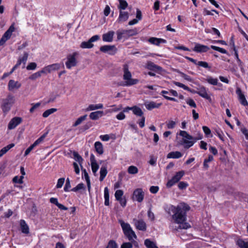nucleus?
<instances>
[{"instance_id":"nucleus-23","label":"nucleus","mask_w":248,"mask_h":248,"mask_svg":"<svg viewBox=\"0 0 248 248\" xmlns=\"http://www.w3.org/2000/svg\"><path fill=\"white\" fill-rule=\"evenodd\" d=\"M103 114V111H96L91 112L89 115L90 119L93 120L98 119L100 117H102Z\"/></svg>"},{"instance_id":"nucleus-40","label":"nucleus","mask_w":248,"mask_h":248,"mask_svg":"<svg viewBox=\"0 0 248 248\" xmlns=\"http://www.w3.org/2000/svg\"><path fill=\"white\" fill-rule=\"evenodd\" d=\"M127 171L131 174H135L138 172V169L134 166H130L128 168Z\"/></svg>"},{"instance_id":"nucleus-27","label":"nucleus","mask_w":248,"mask_h":248,"mask_svg":"<svg viewBox=\"0 0 248 248\" xmlns=\"http://www.w3.org/2000/svg\"><path fill=\"white\" fill-rule=\"evenodd\" d=\"M94 148L96 152L99 155H102L104 153L103 145L100 141H96L94 143Z\"/></svg>"},{"instance_id":"nucleus-33","label":"nucleus","mask_w":248,"mask_h":248,"mask_svg":"<svg viewBox=\"0 0 248 248\" xmlns=\"http://www.w3.org/2000/svg\"><path fill=\"white\" fill-rule=\"evenodd\" d=\"M107 173L108 171L106 167H102L100 170V176L99 179L100 181H102L104 179L107 174Z\"/></svg>"},{"instance_id":"nucleus-43","label":"nucleus","mask_w":248,"mask_h":248,"mask_svg":"<svg viewBox=\"0 0 248 248\" xmlns=\"http://www.w3.org/2000/svg\"><path fill=\"white\" fill-rule=\"evenodd\" d=\"M206 80L207 82L211 85H217L218 84V79L217 78H213L211 77H209L207 78Z\"/></svg>"},{"instance_id":"nucleus-64","label":"nucleus","mask_w":248,"mask_h":248,"mask_svg":"<svg viewBox=\"0 0 248 248\" xmlns=\"http://www.w3.org/2000/svg\"><path fill=\"white\" fill-rule=\"evenodd\" d=\"M125 118V115L124 114L123 111L121 112L116 116V118L119 120H122L124 119Z\"/></svg>"},{"instance_id":"nucleus-10","label":"nucleus","mask_w":248,"mask_h":248,"mask_svg":"<svg viewBox=\"0 0 248 248\" xmlns=\"http://www.w3.org/2000/svg\"><path fill=\"white\" fill-rule=\"evenodd\" d=\"M100 50L104 53H108L110 55H114L117 51L115 46L105 45L100 48Z\"/></svg>"},{"instance_id":"nucleus-61","label":"nucleus","mask_w":248,"mask_h":248,"mask_svg":"<svg viewBox=\"0 0 248 248\" xmlns=\"http://www.w3.org/2000/svg\"><path fill=\"white\" fill-rule=\"evenodd\" d=\"M186 103L188 104L190 107H193L194 108H196L197 106L194 101L192 99H188L186 101Z\"/></svg>"},{"instance_id":"nucleus-34","label":"nucleus","mask_w":248,"mask_h":248,"mask_svg":"<svg viewBox=\"0 0 248 248\" xmlns=\"http://www.w3.org/2000/svg\"><path fill=\"white\" fill-rule=\"evenodd\" d=\"M103 108V105L102 104H98L96 105L92 104L89 106L87 108L88 110H93L98 109H101Z\"/></svg>"},{"instance_id":"nucleus-49","label":"nucleus","mask_w":248,"mask_h":248,"mask_svg":"<svg viewBox=\"0 0 248 248\" xmlns=\"http://www.w3.org/2000/svg\"><path fill=\"white\" fill-rule=\"evenodd\" d=\"M124 192L122 190H117L115 193V197L116 200H119L122 198Z\"/></svg>"},{"instance_id":"nucleus-2","label":"nucleus","mask_w":248,"mask_h":248,"mask_svg":"<svg viewBox=\"0 0 248 248\" xmlns=\"http://www.w3.org/2000/svg\"><path fill=\"white\" fill-rule=\"evenodd\" d=\"M179 135L182 137L181 144L185 149H188L195 144L194 139L193 136L189 134L186 131L181 130Z\"/></svg>"},{"instance_id":"nucleus-18","label":"nucleus","mask_w":248,"mask_h":248,"mask_svg":"<svg viewBox=\"0 0 248 248\" xmlns=\"http://www.w3.org/2000/svg\"><path fill=\"white\" fill-rule=\"evenodd\" d=\"M236 93L238 96V98L241 104L245 106H247L248 105V102L245 98V95L242 93L240 88H237Z\"/></svg>"},{"instance_id":"nucleus-12","label":"nucleus","mask_w":248,"mask_h":248,"mask_svg":"<svg viewBox=\"0 0 248 248\" xmlns=\"http://www.w3.org/2000/svg\"><path fill=\"white\" fill-rule=\"evenodd\" d=\"M60 68V65L59 63H54L51 65H49L47 66L44 67L42 70L44 74H46L50 73L54 71H56Z\"/></svg>"},{"instance_id":"nucleus-19","label":"nucleus","mask_w":248,"mask_h":248,"mask_svg":"<svg viewBox=\"0 0 248 248\" xmlns=\"http://www.w3.org/2000/svg\"><path fill=\"white\" fill-rule=\"evenodd\" d=\"M209 49V47L207 46L196 44L193 50L196 52L201 53L207 52Z\"/></svg>"},{"instance_id":"nucleus-6","label":"nucleus","mask_w":248,"mask_h":248,"mask_svg":"<svg viewBox=\"0 0 248 248\" xmlns=\"http://www.w3.org/2000/svg\"><path fill=\"white\" fill-rule=\"evenodd\" d=\"M116 33L117 39L120 40L122 39V38H127L137 35L138 34V30L136 28L130 30H124L121 31H118Z\"/></svg>"},{"instance_id":"nucleus-60","label":"nucleus","mask_w":248,"mask_h":248,"mask_svg":"<svg viewBox=\"0 0 248 248\" xmlns=\"http://www.w3.org/2000/svg\"><path fill=\"white\" fill-rule=\"evenodd\" d=\"M71 187L70 181L68 178L66 179V184L64 187V190L65 191H68V189Z\"/></svg>"},{"instance_id":"nucleus-39","label":"nucleus","mask_w":248,"mask_h":248,"mask_svg":"<svg viewBox=\"0 0 248 248\" xmlns=\"http://www.w3.org/2000/svg\"><path fill=\"white\" fill-rule=\"evenodd\" d=\"M42 72L43 70L42 69L41 71H39L33 74L31 76L29 77V79L31 80H35L36 78H40L42 74H44V72Z\"/></svg>"},{"instance_id":"nucleus-13","label":"nucleus","mask_w":248,"mask_h":248,"mask_svg":"<svg viewBox=\"0 0 248 248\" xmlns=\"http://www.w3.org/2000/svg\"><path fill=\"white\" fill-rule=\"evenodd\" d=\"M22 119L20 117H15L12 119L8 125V128L10 130L14 129L16 126L22 122Z\"/></svg>"},{"instance_id":"nucleus-5","label":"nucleus","mask_w":248,"mask_h":248,"mask_svg":"<svg viewBox=\"0 0 248 248\" xmlns=\"http://www.w3.org/2000/svg\"><path fill=\"white\" fill-rule=\"evenodd\" d=\"M1 108L4 113L9 111L13 104L15 103V99L12 94H8L5 98L2 99Z\"/></svg>"},{"instance_id":"nucleus-17","label":"nucleus","mask_w":248,"mask_h":248,"mask_svg":"<svg viewBox=\"0 0 248 248\" xmlns=\"http://www.w3.org/2000/svg\"><path fill=\"white\" fill-rule=\"evenodd\" d=\"M146 67L150 70L154 71L155 72L163 71L162 68L161 67L156 65L151 61H148L147 62Z\"/></svg>"},{"instance_id":"nucleus-45","label":"nucleus","mask_w":248,"mask_h":248,"mask_svg":"<svg viewBox=\"0 0 248 248\" xmlns=\"http://www.w3.org/2000/svg\"><path fill=\"white\" fill-rule=\"evenodd\" d=\"M161 93L162 94V95L164 96V98H165L166 99L173 101H177V100L173 98V97H170L166 95V94H169V92L166 91H162Z\"/></svg>"},{"instance_id":"nucleus-14","label":"nucleus","mask_w":248,"mask_h":248,"mask_svg":"<svg viewBox=\"0 0 248 248\" xmlns=\"http://www.w3.org/2000/svg\"><path fill=\"white\" fill-rule=\"evenodd\" d=\"M133 221L137 229L142 231L146 230V224L143 219H134Z\"/></svg>"},{"instance_id":"nucleus-31","label":"nucleus","mask_w":248,"mask_h":248,"mask_svg":"<svg viewBox=\"0 0 248 248\" xmlns=\"http://www.w3.org/2000/svg\"><path fill=\"white\" fill-rule=\"evenodd\" d=\"M132 108V111L135 115L140 117L143 116V112L140 108L135 106L133 107Z\"/></svg>"},{"instance_id":"nucleus-52","label":"nucleus","mask_w":248,"mask_h":248,"mask_svg":"<svg viewBox=\"0 0 248 248\" xmlns=\"http://www.w3.org/2000/svg\"><path fill=\"white\" fill-rule=\"evenodd\" d=\"M37 64L35 62H31L27 65L26 68L28 70H32L36 69Z\"/></svg>"},{"instance_id":"nucleus-25","label":"nucleus","mask_w":248,"mask_h":248,"mask_svg":"<svg viewBox=\"0 0 248 248\" xmlns=\"http://www.w3.org/2000/svg\"><path fill=\"white\" fill-rule=\"evenodd\" d=\"M15 28L14 26V24H13L11 25V26L7 30V31L4 33L3 36L8 40L10 38L12 33L15 31Z\"/></svg>"},{"instance_id":"nucleus-11","label":"nucleus","mask_w":248,"mask_h":248,"mask_svg":"<svg viewBox=\"0 0 248 248\" xmlns=\"http://www.w3.org/2000/svg\"><path fill=\"white\" fill-rule=\"evenodd\" d=\"M144 194L141 188H137L134 190L133 195V199L138 202H141L144 198Z\"/></svg>"},{"instance_id":"nucleus-48","label":"nucleus","mask_w":248,"mask_h":248,"mask_svg":"<svg viewBox=\"0 0 248 248\" xmlns=\"http://www.w3.org/2000/svg\"><path fill=\"white\" fill-rule=\"evenodd\" d=\"M173 83L175 85H176V86H178L179 87L182 88H183L185 90L190 91V88L188 87H187V86H186L185 85L183 84V83H181L179 82H176V81H174Z\"/></svg>"},{"instance_id":"nucleus-30","label":"nucleus","mask_w":248,"mask_h":248,"mask_svg":"<svg viewBox=\"0 0 248 248\" xmlns=\"http://www.w3.org/2000/svg\"><path fill=\"white\" fill-rule=\"evenodd\" d=\"M160 105L161 104H156L154 102H150L145 104L146 108L148 110H151L154 108H158Z\"/></svg>"},{"instance_id":"nucleus-58","label":"nucleus","mask_w":248,"mask_h":248,"mask_svg":"<svg viewBox=\"0 0 248 248\" xmlns=\"http://www.w3.org/2000/svg\"><path fill=\"white\" fill-rule=\"evenodd\" d=\"M188 186V184L186 182L181 181L178 184V186L179 189H183L186 188Z\"/></svg>"},{"instance_id":"nucleus-59","label":"nucleus","mask_w":248,"mask_h":248,"mask_svg":"<svg viewBox=\"0 0 248 248\" xmlns=\"http://www.w3.org/2000/svg\"><path fill=\"white\" fill-rule=\"evenodd\" d=\"M132 244L130 242H125L122 244L121 248H132Z\"/></svg>"},{"instance_id":"nucleus-26","label":"nucleus","mask_w":248,"mask_h":248,"mask_svg":"<svg viewBox=\"0 0 248 248\" xmlns=\"http://www.w3.org/2000/svg\"><path fill=\"white\" fill-rule=\"evenodd\" d=\"M148 41L154 45L156 46L159 45L161 43H165L166 41L163 39L157 38L155 37H151L149 39Z\"/></svg>"},{"instance_id":"nucleus-51","label":"nucleus","mask_w":248,"mask_h":248,"mask_svg":"<svg viewBox=\"0 0 248 248\" xmlns=\"http://www.w3.org/2000/svg\"><path fill=\"white\" fill-rule=\"evenodd\" d=\"M91 168L93 173L95 174L99 169V165L97 162L92 163H91Z\"/></svg>"},{"instance_id":"nucleus-32","label":"nucleus","mask_w":248,"mask_h":248,"mask_svg":"<svg viewBox=\"0 0 248 248\" xmlns=\"http://www.w3.org/2000/svg\"><path fill=\"white\" fill-rule=\"evenodd\" d=\"M144 245L147 248H158L155 243L147 239L144 241Z\"/></svg>"},{"instance_id":"nucleus-21","label":"nucleus","mask_w":248,"mask_h":248,"mask_svg":"<svg viewBox=\"0 0 248 248\" xmlns=\"http://www.w3.org/2000/svg\"><path fill=\"white\" fill-rule=\"evenodd\" d=\"M114 32L110 31L107 33L104 34L102 36L103 40L104 42H111L113 40Z\"/></svg>"},{"instance_id":"nucleus-53","label":"nucleus","mask_w":248,"mask_h":248,"mask_svg":"<svg viewBox=\"0 0 248 248\" xmlns=\"http://www.w3.org/2000/svg\"><path fill=\"white\" fill-rule=\"evenodd\" d=\"M196 65H198L201 67H203L205 68H210L208 63L206 62H203V61L198 62Z\"/></svg>"},{"instance_id":"nucleus-55","label":"nucleus","mask_w":248,"mask_h":248,"mask_svg":"<svg viewBox=\"0 0 248 248\" xmlns=\"http://www.w3.org/2000/svg\"><path fill=\"white\" fill-rule=\"evenodd\" d=\"M177 72L179 73L181 75V77L189 81H192V78H190V76L184 74L183 72L178 71H177Z\"/></svg>"},{"instance_id":"nucleus-56","label":"nucleus","mask_w":248,"mask_h":248,"mask_svg":"<svg viewBox=\"0 0 248 248\" xmlns=\"http://www.w3.org/2000/svg\"><path fill=\"white\" fill-rule=\"evenodd\" d=\"M46 135L45 134L43 135L42 136H41L39 139H38L33 143V144L36 146L39 144H40L44 139L45 138Z\"/></svg>"},{"instance_id":"nucleus-41","label":"nucleus","mask_w":248,"mask_h":248,"mask_svg":"<svg viewBox=\"0 0 248 248\" xmlns=\"http://www.w3.org/2000/svg\"><path fill=\"white\" fill-rule=\"evenodd\" d=\"M57 111V109L55 108H52L50 109H48L46 110L43 113V117L44 118H46L48 116H49L50 114H52L53 113L56 112Z\"/></svg>"},{"instance_id":"nucleus-57","label":"nucleus","mask_w":248,"mask_h":248,"mask_svg":"<svg viewBox=\"0 0 248 248\" xmlns=\"http://www.w3.org/2000/svg\"><path fill=\"white\" fill-rule=\"evenodd\" d=\"M64 181H65V179L64 178H60L58 180V182H57V184L56 185L57 188H59L62 187L64 184Z\"/></svg>"},{"instance_id":"nucleus-46","label":"nucleus","mask_w":248,"mask_h":248,"mask_svg":"<svg viewBox=\"0 0 248 248\" xmlns=\"http://www.w3.org/2000/svg\"><path fill=\"white\" fill-rule=\"evenodd\" d=\"M213 160V156L211 155H209L208 157V158L204 159L203 162V166L205 168L207 169L209 167L207 163L212 161Z\"/></svg>"},{"instance_id":"nucleus-4","label":"nucleus","mask_w":248,"mask_h":248,"mask_svg":"<svg viewBox=\"0 0 248 248\" xmlns=\"http://www.w3.org/2000/svg\"><path fill=\"white\" fill-rule=\"evenodd\" d=\"M118 221L121 226L124 234L127 237L129 241H132L133 238H137V235L132 229L129 224L124 222L122 219H119Z\"/></svg>"},{"instance_id":"nucleus-7","label":"nucleus","mask_w":248,"mask_h":248,"mask_svg":"<svg viewBox=\"0 0 248 248\" xmlns=\"http://www.w3.org/2000/svg\"><path fill=\"white\" fill-rule=\"evenodd\" d=\"M78 55L77 52H74L72 54H69L67 57V61L65 65L68 69H71L72 67L76 66L77 64L76 57Z\"/></svg>"},{"instance_id":"nucleus-63","label":"nucleus","mask_w":248,"mask_h":248,"mask_svg":"<svg viewBox=\"0 0 248 248\" xmlns=\"http://www.w3.org/2000/svg\"><path fill=\"white\" fill-rule=\"evenodd\" d=\"M159 190V187L157 186H152L150 188V191L151 193L155 194Z\"/></svg>"},{"instance_id":"nucleus-20","label":"nucleus","mask_w":248,"mask_h":248,"mask_svg":"<svg viewBox=\"0 0 248 248\" xmlns=\"http://www.w3.org/2000/svg\"><path fill=\"white\" fill-rule=\"evenodd\" d=\"M129 17V13L127 12L120 11L119 16L117 22L119 23L127 21Z\"/></svg>"},{"instance_id":"nucleus-44","label":"nucleus","mask_w":248,"mask_h":248,"mask_svg":"<svg viewBox=\"0 0 248 248\" xmlns=\"http://www.w3.org/2000/svg\"><path fill=\"white\" fill-rule=\"evenodd\" d=\"M73 155L75 159L78 161L79 165L81 166V163L83 161V159L81 156L77 152H74Z\"/></svg>"},{"instance_id":"nucleus-37","label":"nucleus","mask_w":248,"mask_h":248,"mask_svg":"<svg viewBox=\"0 0 248 248\" xmlns=\"http://www.w3.org/2000/svg\"><path fill=\"white\" fill-rule=\"evenodd\" d=\"M28 58V53L25 52L22 58H19L17 61V65H20L22 62L25 64Z\"/></svg>"},{"instance_id":"nucleus-3","label":"nucleus","mask_w":248,"mask_h":248,"mask_svg":"<svg viewBox=\"0 0 248 248\" xmlns=\"http://www.w3.org/2000/svg\"><path fill=\"white\" fill-rule=\"evenodd\" d=\"M123 79L125 81L123 84L124 86H129L135 85L139 82V80L132 78V75L129 70V66L127 64L123 65Z\"/></svg>"},{"instance_id":"nucleus-28","label":"nucleus","mask_w":248,"mask_h":248,"mask_svg":"<svg viewBox=\"0 0 248 248\" xmlns=\"http://www.w3.org/2000/svg\"><path fill=\"white\" fill-rule=\"evenodd\" d=\"M182 155L181 152L179 151L171 152L167 155V158H179L182 156Z\"/></svg>"},{"instance_id":"nucleus-16","label":"nucleus","mask_w":248,"mask_h":248,"mask_svg":"<svg viewBox=\"0 0 248 248\" xmlns=\"http://www.w3.org/2000/svg\"><path fill=\"white\" fill-rule=\"evenodd\" d=\"M198 90L199 91L197 92V94L207 100H211V97L207 93L206 89L204 86L200 87Z\"/></svg>"},{"instance_id":"nucleus-62","label":"nucleus","mask_w":248,"mask_h":248,"mask_svg":"<svg viewBox=\"0 0 248 248\" xmlns=\"http://www.w3.org/2000/svg\"><path fill=\"white\" fill-rule=\"evenodd\" d=\"M40 105H41V103H36L35 104H33L32 105V107L30 109V112L31 113L33 112L34 110L35 109H36L37 108H38V107H39Z\"/></svg>"},{"instance_id":"nucleus-35","label":"nucleus","mask_w":248,"mask_h":248,"mask_svg":"<svg viewBox=\"0 0 248 248\" xmlns=\"http://www.w3.org/2000/svg\"><path fill=\"white\" fill-rule=\"evenodd\" d=\"M118 9L120 10L125 9L128 6V3L125 0H119Z\"/></svg>"},{"instance_id":"nucleus-38","label":"nucleus","mask_w":248,"mask_h":248,"mask_svg":"<svg viewBox=\"0 0 248 248\" xmlns=\"http://www.w3.org/2000/svg\"><path fill=\"white\" fill-rule=\"evenodd\" d=\"M87 116V115L86 114L79 117L73 124V126L76 127L81 124V123L86 119Z\"/></svg>"},{"instance_id":"nucleus-36","label":"nucleus","mask_w":248,"mask_h":248,"mask_svg":"<svg viewBox=\"0 0 248 248\" xmlns=\"http://www.w3.org/2000/svg\"><path fill=\"white\" fill-rule=\"evenodd\" d=\"M83 171L84 173V176L85 179L87 182L88 191L90 192V189H91V183H90V178H89L88 173H87V172L85 169L83 170Z\"/></svg>"},{"instance_id":"nucleus-15","label":"nucleus","mask_w":248,"mask_h":248,"mask_svg":"<svg viewBox=\"0 0 248 248\" xmlns=\"http://www.w3.org/2000/svg\"><path fill=\"white\" fill-rule=\"evenodd\" d=\"M21 86V84L17 81L11 79L9 81L8 84V90L10 91H13L14 90H17Z\"/></svg>"},{"instance_id":"nucleus-29","label":"nucleus","mask_w":248,"mask_h":248,"mask_svg":"<svg viewBox=\"0 0 248 248\" xmlns=\"http://www.w3.org/2000/svg\"><path fill=\"white\" fill-rule=\"evenodd\" d=\"M15 146L14 143H11L6 146L3 147L0 150V157L3 156L6 154L10 149Z\"/></svg>"},{"instance_id":"nucleus-1","label":"nucleus","mask_w":248,"mask_h":248,"mask_svg":"<svg viewBox=\"0 0 248 248\" xmlns=\"http://www.w3.org/2000/svg\"><path fill=\"white\" fill-rule=\"evenodd\" d=\"M190 209V206L185 203H181L177 206H171L169 208V214H170V211L173 213L172 218L174 223L179 224L176 230L179 229H187L190 228V224L186 222V213Z\"/></svg>"},{"instance_id":"nucleus-8","label":"nucleus","mask_w":248,"mask_h":248,"mask_svg":"<svg viewBox=\"0 0 248 248\" xmlns=\"http://www.w3.org/2000/svg\"><path fill=\"white\" fill-rule=\"evenodd\" d=\"M185 174V171L184 170L179 171L175 174V175L172 177L167 183L166 186L168 187H170L173 186L175 184L178 182L179 180L182 178Z\"/></svg>"},{"instance_id":"nucleus-9","label":"nucleus","mask_w":248,"mask_h":248,"mask_svg":"<svg viewBox=\"0 0 248 248\" xmlns=\"http://www.w3.org/2000/svg\"><path fill=\"white\" fill-rule=\"evenodd\" d=\"M99 39L98 35L92 37L87 42H83L80 44V47L82 48H91L93 46V42L97 41Z\"/></svg>"},{"instance_id":"nucleus-50","label":"nucleus","mask_w":248,"mask_h":248,"mask_svg":"<svg viewBox=\"0 0 248 248\" xmlns=\"http://www.w3.org/2000/svg\"><path fill=\"white\" fill-rule=\"evenodd\" d=\"M84 188V185L83 183L78 184L75 187L71 189V191L77 192L80 189Z\"/></svg>"},{"instance_id":"nucleus-54","label":"nucleus","mask_w":248,"mask_h":248,"mask_svg":"<svg viewBox=\"0 0 248 248\" xmlns=\"http://www.w3.org/2000/svg\"><path fill=\"white\" fill-rule=\"evenodd\" d=\"M176 125V122L173 121H169L167 123V126L168 129H172Z\"/></svg>"},{"instance_id":"nucleus-24","label":"nucleus","mask_w":248,"mask_h":248,"mask_svg":"<svg viewBox=\"0 0 248 248\" xmlns=\"http://www.w3.org/2000/svg\"><path fill=\"white\" fill-rule=\"evenodd\" d=\"M20 225L23 233L28 234L29 233V228L24 220H20Z\"/></svg>"},{"instance_id":"nucleus-47","label":"nucleus","mask_w":248,"mask_h":248,"mask_svg":"<svg viewBox=\"0 0 248 248\" xmlns=\"http://www.w3.org/2000/svg\"><path fill=\"white\" fill-rule=\"evenodd\" d=\"M106 248H118V245L114 240H110Z\"/></svg>"},{"instance_id":"nucleus-42","label":"nucleus","mask_w":248,"mask_h":248,"mask_svg":"<svg viewBox=\"0 0 248 248\" xmlns=\"http://www.w3.org/2000/svg\"><path fill=\"white\" fill-rule=\"evenodd\" d=\"M237 244L241 248H248V242H245L242 239H239L237 241Z\"/></svg>"},{"instance_id":"nucleus-22","label":"nucleus","mask_w":248,"mask_h":248,"mask_svg":"<svg viewBox=\"0 0 248 248\" xmlns=\"http://www.w3.org/2000/svg\"><path fill=\"white\" fill-rule=\"evenodd\" d=\"M50 202L51 203L55 204L59 209L63 210H67L68 208L63 205L59 203L58 200L55 198H51L50 199Z\"/></svg>"}]
</instances>
